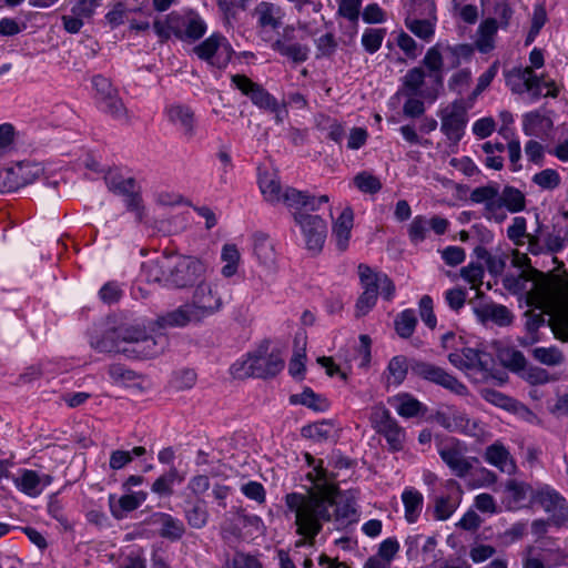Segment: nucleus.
<instances>
[{"mask_svg": "<svg viewBox=\"0 0 568 568\" xmlns=\"http://www.w3.org/2000/svg\"><path fill=\"white\" fill-rule=\"evenodd\" d=\"M316 483L305 494L290 493L285 496V505L295 514L296 534L302 538L295 547L314 545L316 536L322 531L324 523L335 520L342 525L356 520V509L349 501H338V488L324 478L323 470L318 473Z\"/></svg>", "mask_w": 568, "mask_h": 568, "instance_id": "f257e3e1", "label": "nucleus"}, {"mask_svg": "<svg viewBox=\"0 0 568 568\" xmlns=\"http://www.w3.org/2000/svg\"><path fill=\"white\" fill-rule=\"evenodd\" d=\"M328 201L329 197L325 194L314 196L294 187L285 189L284 203L292 211L295 223L300 225L307 250L315 254L323 250L327 224L320 215L310 214L308 211H316Z\"/></svg>", "mask_w": 568, "mask_h": 568, "instance_id": "f03ea898", "label": "nucleus"}, {"mask_svg": "<svg viewBox=\"0 0 568 568\" xmlns=\"http://www.w3.org/2000/svg\"><path fill=\"white\" fill-rule=\"evenodd\" d=\"M506 83L515 93L530 92L534 95L557 97L559 87L555 81H542L531 68H515L507 72Z\"/></svg>", "mask_w": 568, "mask_h": 568, "instance_id": "7ed1b4c3", "label": "nucleus"}, {"mask_svg": "<svg viewBox=\"0 0 568 568\" xmlns=\"http://www.w3.org/2000/svg\"><path fill=\"white\" fill-rule=\"evenodd\" d=\"M170 286L187 288L197 285L206 276V265L199 258L191 256L172 257Z\"/></svg>", "mask_w": 568, "mask_h": 568, "instance_id": "20e7f679", "label": "nucleus"}, {"mask_svg": "<svg viewBox=\"0 0 568 568\" xmlns=\"http://www.w3.org/2000/svg\"><path fill=\"white\" fill-rule=\"evenodd\" d=\"M412 375L438 385L456 395H465L467 387L443 367L412 357Z\"/></svg>", "mask_w": 568, "mask_h": 568, "instance_id": "39448f33", "label": "nucleus"}, {"mask_svg": "<svg viewBox=\"0 0 568 568\" xmlns=\"http://www.w3.org/2000/svg\"><path fill=\"white\" fill-rule=\"evenodd\" d=\"M371 423L376 433L384 436L390 452H400L404 448L405 429L384 405L373 407Z\"/></svg>", "mask_w": 568, "mask_h": 568, "instance_id": "423d86ee", "label": "nucleus"}, {"mask_svg": "<svg viewBox=\"0 0 568 568\" xmlns=\"http://www.w3.org/2000/svg\"><path fill=\"white\" fill-rule=\"evenodd\" d=\"M196 57L211 67L225 69L234 50L229 40L221 33H212L193 49Z\"/></svg>", "mask_w": 568, "mask_h": 568, "instance_id": "0eeeda50", "label": "nucleus"}, {"mask_svg": "<svg viewBox=\"0 0 568 568\" xmlns=\"http://www.w3.org/2000/svg\"><path fill=\"white\" fill-rule=\"evenodd\" d=\"M534 287L526 293V304L529 307L550 314L555 306L556 286L554 281L542 272L530 268Z\"/></svg>", "mask_w": 568, "mask_h": 568, "instance_id": "6e6552de", "label": "nucleus"}, {"mask_svg": "<svg viewBox=\"0 0 568 568\" xmlns=\"http://www.w3.org/2000/svg\"><path fill=\"white\" fill-rule=\"evenodd\" d=\"M284 367V361L278 353L263 355L261 352L250 355L241 364L240 377L271 378L276 376Z\"/></svg>", "mask_w": 568, "mask_h": 568, "instance_id": "1a4fd4ad", "label": "nucleus"}, {"mask_svg": "<svg viewBox=\"0 0 568 568\" xmlns=\"http://www.w3.org/2000/svg\"><path fill=\"white\" fill-rule=\"evenodd\" d=\"M190 304L203 320L217 313L223 306V300L216 287L203 278L195 286Z\"/></svg>", "mask_w": 568, "mask_h": 568, "instance_id": "9d476101", "label": "nucleus"}, {"mask_svg": "<svg viewBox=\"0 0 568 568\" xmlns=\"http://www.w3.org/2000/svg\"><path fill=\"white\" fill-rule=\"evenodd\" d=\"M438 454L457 477H465L473 467L464 456L458 440L453 439L450 444L440 447Z\"/></svg>", "mask_w": 568, "mask_h": 568, "instance_id": "9b49d317", "label": "nucleus"}, {"mask_svg": "<svg viewBox=\"0 0 568 568\" xmlns=\"http://www.w3.org/2000/svg\"><path fill=\"white\" fill-rule=\"evenodd\" d=\"M168 346V337L164 335L150 336L146 333L143 335L141 342L133 347L121 348L116 345V352L124 354H132L135 357L149 358L160 355Z\"/></svg>", "mask_w": 568, "mask_h": 568, "instance_id": "f8f14e48", "label": "nucleus"}, {"mask_svg": "<svg viewBox=\"0 0 568 568\" xmlns=\"http://www.w3.org/2000/svg\"><path fill=\"white\" fill-rule=\"evenodd\" d=\"M232 83L256 106H271L275 104L268 92H266L260 84L254 83L245 75H232Z\"/></svg>", "mask_w": 568, "mask_h": 568, "instance_id": "ddd939ff", "label": "nucleus"}, {"mask_svg": "<svg viewBox=\"0 0 568 568\" xmlns=\"http://www.w3.org/2000/svg\"><path fill=\"white\" fill-rule=\"evenodd\" d=\"M206 23L195 12H189L184 17L180 16L179 30H174V36L181 40L195 41L206 32Z\"/></svg>", "mask_w": 568, "mask_h": 568, "instance_id": "4468645a", "label": "nucleus"}, {"mask_svg": "<svg viewBox=\"0 0 568 568\" xmlns=\"http://www.w3.org/2000/svg\"><path fill=\"white\" fill-rule=\"evenodd\" d=\"M475 314L481 323L493 322L498 326H508L513 323L511 312L501 304L486 303L475 308Z\"/></svg>", "mask_w": 568, "mask_h": 568, "instance_id": "2eb2a0df", "label": "nucleus"}, {"mask_svg": "<svg viewBox=\"0 0 568 568\" xmlns=\"http://www.w3.org/2000/svg\"><path fill=\"white\" fill-rule=\"evenodd\" d=\"M353 223L354 213L349 206L345 207L333 222V235L336 240V246L341 252L346 251L348 247Z\"/></svg>", "mask_w": 568, "mask_h": 568, "instance_id": "dca6fc26", "label": "nucleus"}, {"mask_svg": "<svg viewBox=\"0 0 568 568\" xmlns=\"http://www.w3.org/2000/svg\"><path fill=\"white\" fill-rule=\"evenodd\" d=\"M254 16L260 27L275 30L282 24L284 11L276 3L262 1L255 7Z\"/></svg>", "mask_w": 568, "mask_h": 568, "instance_id": "f3484780", "label": "nucleus"}, {"mask_svg": "<svg viewBox=\"0 0 568 568\" xmlns=\"http://www.w3.org/2000/svg\"><path fill=\"white\" fill-rule=\"evenodd\" d=\"M467 122L466 109H453L442 116V131L453 142H458Z\"/></svg>", "mask_w": 568, "mask_h": 568, "instance_id": "a211bd4d", "label": "nucleus"}, {"mask_svg": "<svg viewBox=\"0 0 568 568\" xmlns=\"http://www.w3.org/2000/svg\"><path fill=\"white\" fill-rule=\"evenodd\" d=\"M171 267L172 256H162L144 264L143 272L148 282L163 283L170 286Z\"/></svg>", "mask_w": 568, "mask_h": 568, "instance_id": "6ab92c4d", "label": "nucleus"}, {"mask_svg": "<svg viewBox=\"0 0 568 568\" xmlns=\"http://www.w3.org/2000/svg\"><path fill=\"white\" fill-rule=\"evenodd\" d=\"M485 460L497 467L500 471L513 474L516 470V464L509 452L503 444L495 443L485 450Z\"/></svg>", "mask_w": 568, "mask_h": 568, "instance_id": "aec40b11", "label": "nucleus"}, {"mask_svg": "<svg viewBox=\"0 0 568 568\" xmlns=\"http://www.w3.org/2000/svg\"><path fill=\"white\" fill-rule=\"evenodd\" d=\"M497 31L498 23L495 19L488 18L480 22L475 40V45L479 52L488 53L495 48Z\"/></svg>", "mask_w": 568, "mask_h": 568, "instance_id": "412c9836", "label": "nucleus"}, {"mask_svg": "<svg viewBox=\"0 0 568 568\" xmlns=\"http://www.w3.org/2000/svg\"><path fill=\"white\" fill-rule=\"evenodd\" d=\"M405 27L417 38L430 42L435 36L437 16L405 18Z\"/></svg>", "mask_w": 568, "mask_h": 568, "instance_id": "4be33fe9", "label": "nucleus"}, {"mask_svg": "<svg viewBox=\"0 0 568 568\" xmlns=\"http://www.w3.org/2000/svg\"><path fill=\"white\" fill-rule=\"evenodd\" d=\"M295 352L288 364L290 375L297 379L303 381L305 374V359H306V335L305 333H297L294 338Z\"/></svg>", "mask_w": 568, "mask_h": 568, "instance_id": "5701e85b", "label": "nucleus"}, {"mask_svg": "<svg viewBox=\"0 0 568 568\" xmlns=\"http://www.w3.org/2000/svg\"><path fill=\"white\" fill-rule=\"evenodd\" d=\"M151 521L161 525V537L170 540H179L185 531L183 523L169 514L156 513L152 515Z\"/></svg>", "mask_w": 568, "mask_h": 568, "instance_id": "b1692460", "label": "nucleus"}, {"mask_svg": "<svg viewBox=\"0 0 568 568\" xmlns=\"http://www.w3.org/2000/svg\"><path fill=\"white\" fill-rule=\"evenodd\" d=\"M166 118L184 135L194 134L196 118L192 109H166Z\"/></svg>", "mask_w": 568, "mask_h": 568, "instance_id": "393cba45", "label": "nucleus"}, {"mask_svg": "<svg viewBox=\"0 0 568 568\" xmlns=\"http://www.w3.org/2000/svg\"><path fill=\"white\" fill-rule=\"evenodd\" d=\"M394 400L397 403L395 408L400 417L424 416L427 412V407L409 393L398 394Z\"/></svg>", "mask_w": 568, "mask_h": 568, "instance_id": "a878e982", "label": "nucleus"}, {"mask_svg": "<svg viewBox=\"0 0 568 568\" xmlns=\"http://www.w3.org/2000/svg\"><path fill=\"white\" fill-rule=\"evenodd\" d=\"M290 404L303 405L315 412H325L329 408V402L321 394H316L311 387H305L301 394L290 396Z\"/></svg>", "mask_w": 568, "mask_h": 568, "instance_id": "bb28decb", "label": "nucleus"}, {"mask_svg": "<svg viewBox=\"0 0 568 568\" xmlns=\"http://www.w3.org/2000/svg\"><path fill=\"white\" fill-rule=\"evenodd\" d=\"M494 204L495 207H506L509 212L517 213L526 209V197L520 190L514 186H505Z\"/></svg>", "mask_w": 568, "mask_h": 568, "instance_id": "cd10ccee", "label": "nucleus"}, {"mask_svg": "<svg viewBox=\"0 0 568 568\" xmlns=\"http://www.w3.org/2000/svg\"><path fill=\"white\" fill-rule=\"evenodd\" d=\"M462 354L466 371L476 369L480 372H488L493 368L494 361L491 355L487 352L465 347L462 349Z\"/></svg>", "mask_w": 568, "mask_h": 568, "instance_id": "c85d7f7f", "label": "nucleus"}, {"mask_svg": "<svg viewBox=\"0 0 568 568\" xmlns=\"http://www.w3.org/2000/svg\"><path fill=\"white\" fill-rule=\"evenodd\" d=\"M387 383L399 386L406 378L408 371L412 372V358L404 355H396L387 365Z\"/></svg>", "mask_w": 568, "mask_h": 568, "instance_id": "c756f323", "label": "nucleus"}, {"mask_svg": "<svg viewBox=\"0 0 568 568\" xmlns=\"http://www.w3.org/2000/svg\"><path fill=\"white\" fill-rule=\"evenodd\" d=\"M258 184L265 200L271 203L284 202V193L281 192L280 179L274 173L260 174Z\"/></svg>", "mask_w": 568, "mask_h": 568, "instance_id": "7c9ffc66", "label": "nucleus"}, {"mask_svg": "<svg viewBox=\"0 0 568 568\" xmlns=\"http://www.w3.org/2000/svg\"><path fill=\"white\" fill-rule=\"evenodd\" d=\"M202 321L194 308L191 306L190 303L184 304L176 310L168 313L165 316L162 317V322L164 325L169 326H185L189 323L192 322H200Z\"/></svg>", "mask_w": 568, "mask_h": 568, "instance_id": "2f4dec72", "label": "nucleus"}, {"mask_svg": "<svg viewBox=\"0 0 568 568\" xmlns=\"http://www.w3.org/2000/svg\"><path fill=\"white\" fill-rule=\"evenodd\" d=\"M402 500L405 508L406 520L410 524L415 523L423 509V495L416 489L407 488L402 494Z\"/></svg>", "mask_w": 568, "mask_h": 568, "instance_id": "473e14b6", "label": "nucleus"}, {"mask_svg": "<svg viewBox=\"0 0 568 568\" xmlns=\"http://www.w3.org/2000/svg\"><path fill=\"white\" fill-rule=\"evenodd\" d=\"M253 251L257 260L265 266H273L276 261V253L271 240L264 234L254 236Z\"/></svg>", "mask_w": 568, "mask_h": 568, "instance_id": "72a5a7b5", "label": "nucleus"}, {"mask_svg": "<svg viewBox=\"0 0 568 568\" xmlns=\"http://www.w3.org/2000/svg\"><path fill=\"white\" fill-rule=\"evenodd\" d=\"M272 49L294 62H304L308 58V48L300 43H285L276 40Z\"/></svg>", "mask_w": 568, "mask_h": 568, "instance_id": "f704fd0d", "label": "nucleus"}, {"mask_svg": "<svg viewBox=\"0 0 568 568\" xmlns=\"http://www.w3.org/2000/svg\"><path fill=\"white\" fill-rule=\"evenodd\" d=\"M12 168L16 180L19 182V189L32 183L43 173V169L40 164L31 162H20Z\"/></svg>", "mask_w": 568, "mask_h": 568, "instance_id": "c9c22d12", "label": "nucleus"}, {"mask_svg": "<svg viewBox=\"0 0 568 568\" xmlns=\"http://www.w3.org/2000/svg\"><path fill=\"white\" fill-rule=\"evenodd\" d=\"M92 85L94 89L95 97L100 102L108 103L109 106H115L116 104V91L112 87L109 79L102 75H95L92 79Z\"/></svg>", "mask_w": 568, "mask_h": 568, "instance_id": "e433bc0d", "label": "nucleus"}, {"mask_svg": "<svg viewBox=\"0 0 568 568\" xmlns=\"http://www.w3.org/2000/svg\"><path fill=\"white\" fill-rule=\"evenodd\" d=\"M404 9L405 18L437 16L435 0H407Z\"/></svg>", "mask_w": 568, "mask_h": 568, "instance_id": "4c0bfd02", "label": "nucleus"}, {"mask_svg": "<svg viewBox=\"0 0 568 568\" xmlns=\"http://www.w3.org/2000/svg\"><path fill=\"white\" fill-rule=\"evenodd\" d=\"M113 499L114 497L110 496L111 513L116 519H121L123 518L124 514L133 511L140 506L144 499V495L142 494L141 497H139V495L132 494L123 495L120 497L118 506L113 505Z\"/></svg>", "mask_w": 568, "mask_h": 568, "instance_id": "58836bf2", "label": "nucleus"}, {"mask_svg": "<svg viewBox=\"0 0 568 568\" xmlns=\"http://www.w3.org/2000/svg\"><path fill=\"white\" fill-rule=\"evenodd\" d=\"M17 487L29 496H38L41 493L42 479L34 470H23L19 478L14 479Z\"/></svg>", "mask_w": 568, "mask_h": 568, "instance_id": "ea45409f", "label": "nucleus"}, {"mask_svg": "<svg viewBox=\"0 0 568 568\" xmlns=\"http://www.w3.org/2000/svg\"><path fill=\"white\" fill-rule=\"evenodd\" d=\"M531 354L537 362L547 366H558L565 361L562 352L556 346L536 347Z\"/></svg>", "mask_w": 568, "mask_h": 568, "instance_id": "a19ab883", "label": "nucleus"}, {"mask_svg": "<svg viewBox=\"0 0 568 568\" xmlns=\"http://www.w3.org/2000/svg\"><path fill=\"white\" fill-rule=\"evenodd\" d=\"M179 21L180 14L176 12L168 14L164 19L155 20L153 23L155 34L161 41H166L174 34V30H179Z\"/></svg>", "mask_w": 568, "mask_h": 568, "instance_id": "79ce46f5", "label": "nucleus"}, {"mask_svg": "<svg viewBox=\"0 0 568 568\" xmlns=\"http://www.w3.org/2000/svg\"><path fill=\"white\" fill-rule=\"evenodd\" d=\"M425 67L433 73L432 77L437 85L442 84L443 57L438 45L429 48L423 60Z\"/></svg>", "mask_w": 568, "mask_h": 568, "instance_id": "37998d69", "label": "nucleus"}, {"mask_svg": "<svg viewBox=\"0 0 568 568\" xmlns=\"http://www.w3.org/2000/svg\"><path fill=\"white\" fill-rule=\"evenodd\" d=\"M417 325V317L413 310H405L400 312L395 320L396 333L402 338H408L413 335Z\"/></svg>", "mask_w": 568, "mask_h": 568, "instance_id": "c03bdc74", "label": "nucleus"}, {"mask_svg": "<svg viewBox=\"0 0 568 568\" xmlns=\"http://www.w3.org/2000/svg\"><path fill=\"white\" fill-rule=\"evenodd\" d=\"M353 183L361 192L366 194H376L382 190L381 180L367 171L357 173Z\"/></svg>", "mask_w": 568, "mask_h": 568, "instance_id": "a18cd8bd", "label": "nucleus"}, {"mask_svg": "<svg viewBox=\"0 0 568 568\" xmlns=\"http://www.w3.org/2000/svg\"><path fill=\"white\" fill-rule=\"evenodd\" d=\"M385 36L386 30L383 28H368L362 34V45L366 52L373 54L381 49Z\"/></svg>", "mask_w": 568, "mask_h": 568, "instance_id": "49530a36", "label": "nucleus"}, {"mask_svg": "<svg viewBox=\"0 0 568 568\" xmlns=\"http://www.w3.org/2000/svg\"><path fill=\"white\" fill-rule=\"evenodd\" d=\"M358 276L363 287V291L367 292L371 290L375 294H378L379 285H381V276L383 273L374 272L368 265L359 264L358 265Z\"/></svg>", "mask_w": 568, "mask_h": 568, "instance_id": "de8ad7c7", "label": "nucleus"}, {"mask_svg": "<svg viewBox=\"0 0 568 568\" xmlns=\"http://www.w3.org/2000/svg\"><path fill=\"white\" fill-rule=\"evenodd\" d=\"M106 187L114 194L124 195L136 189V181L133 178L124 179L121 175H108L104 178Z\"/></svg>", "mask_w": 568, "mask_h": 568, "instance_id": "09e8293b", "label": "nucleus"}, {"mask_svg": "<svg viewBox=\"0 0 568 568\" xmlns=\"http://www.w3.org/2000/svg\"><path fill=\"white\" fill-rule=\"evenodd\" d=\"M501 362L505 367L520 375L527 365L525 355L517 349H505L500 355Z\"/></svg>", "mask_w": 568, "mask_h": 568, "instance_id": "8fccbe9b", "label": "nucleus"}, {"mask_svg": "<svg viewBox=\"0 0 568 568\" xmlns=\"http://www.w3.org/2000/svg\"><path fill=\"white\" fill-rule=\"evenodd\" d=\"M552 126V121L549 118L540 115L538 112H530L526 114L525 129L528 134L538 135L546 132Z\"/></svg>", "mask_w": 568, "mask_h": 568, "instance_id": "3c124183", "label": "nucleus"}, {"mask_svg": "<svg viewBox=\"0 0 568 568\" xmlns=\"http://www.w3.org/2000/svg\"><path fill=\"white\" fill-rule=\"evenodd\" d=\"M499 195V187L497 185H485L476 187L470 193V200L474 203H486L488 207L495 206V201Z\"/></svg>", "mask_w": 568, "mask_h": 568, "instance_id": "603ef678", "label": "nucleus"}, {"mask_svg": "<svg viewBox=\"0 0 568 568\" xmlns=\"http://www.w3.org/2000/svg\"><path fill=\"white\" fill-rule=\"evenodd\" d=\"M424 71L420 68L409 70L404 78V89L410 97L420 95V88L424 83Z\"/></svg>", "mask_w": 568, "mask_h": 568, "instance_id": "864d4df0", "label": "nucleus"}, {"mask_svg": "<svg viewBox=\"0 0 568 568\" xmlns=\"http://www.w3.org/2000/svg\"><path fill=\"white\" fill-rule=\"evenodd\" d=\"M458 503L452 496H439L435 499L434 516L437 520L448 519L456 510Z\"/></svg>", "mask_w": 568, "mask_h": 568, "instance_id": "5fc2aeb1", "label": "nucleus"}, {"mask_svg": "<svg viewBox=\"0 0 568 568\" xmlns=\"http://www.w3.org/2000/svg\"><path fill=\"white\" fill-rule=\"evenodd\" d=\"M126 210L133 212L138 222H142L144 217V204L141 195L140 187L133 189L131 193H126L123 195Z\"/></svg>", "mask_w": 568, "mask_h": 568, "instance_id": "6e6d98bb", "label": "nucleus"}, {"mask_svg": "<svg viewBox=\"0 0 568 568\" xmlns=\"http://www.w3.org/2000/svg\"><path fill=\"white\" fill-rule=\"evenodd\" d=\"M428 229H429L428 221L425 216H423V215L415 216L408 227L409 240L414 244H418V243L423 242L426 239Z\"/></svg>", "mask_w": 568, "mask_h": 568, "instance_id": "4d7b16f0", "label": "nucleus"}, {"mask_svg": "<svg viewBox=\"0 0 568 568\" xmlns=\"http://www.w3.org/2000/svg\"><path fill=\"white\" fill-rule=\"evenodd\" d=\"M396 44L408 59H416L422 52V48L417 42L404 31L396 36Z\"/></svg>", "mask_w": 568, "mask_h": 568, "instance_id": "13d9d810", "label": "nucleus"}, {"mask_svg": "<svg viewBox=\"0 0 568 568\" xmlns=\"http://www.w3.org/2000/svg\"><path fill=\"white\" fill-rule=\"evenodd\" d=\"M483 397L501 408H505L507 410H515L517 406V402L514 400L511 397L496 390V389H485L483 390Z\"/></svg>", "mask_w": 568, "mask_h": 568, "instance_id": "bf43d9fd", "label": "nucleus"}, {"mask_svg": "<svg viewBox=\"0 0 568 568\" xmlns=\"http://www.w3.org/2000/svg\"><path fill=\"white\" fill-rule=\"evenodd\" d=\"M430 419L436 422L443 428L449 432H454L457 426L462 425V423L465 420V417L462 414L454 413L450 415L446 412L437 410L434 415H432Z\"/></svg>", "mask_w": 568, "mask_h": 568, "instance_id": "052dcab7", "label": "nucleus"}, {"mask_svg": "<svg viewBox=\"0 0 568 568\" xmlns=\"http://www.w3.org/2000/svg\"><path fill=\"white\" fill-rule=\"evenodd\" d=\"M532 182L541 189L554 190L560 184V176L556 170L546 169L535 174Z\"/></svg>", "mask_w": 568, "mask_h": 568, "instance_id": "680f3d73", "label": "nucleus"}, {"mask_svg": "<svg viewBox=\"0 0 568 568\" xmlns=\"http://www.w3.org/2000/svg\"><path fill=\"white\" fill-rule=\"evenodd\" d=\"M520 377L531 385H542L550 381L549 373L538 366H528L520 373Z\"/></svg>", "mask_w": 568, "mask_h": 568, "instance_id": "e2e57ef3", "label": "nucleus"}, {"mask_svg": "<svg viewBox=\"0 0 568 568\" xmlns=\"http://www.w3.org/2000/svg\"><path fill=\"white\" fill-rule=\"evenodd\" d=\"M178 478V470L171 468L166 474L160 476L152 485V491L159 495H171L172 485Z\"/></svg>", "mask_w": 568, "mask_h": 568, "instance_id": "0e129e2a", "label": "nucleus"}, {"mask_svg": "<svg viewBox=\"0 0 568 568\" xmlns=\"http://www.w3.org/2000/svg\"><path fill=\"white\" fill-rule=\"evenodd\" d=\"M185 517L191 527L200 529L206 525L209 515L203 505L195 504L186 510Z\"/></svg>", "mask_w": 568, "mask_h": 568, "instance_id": "69168bd1", "label": "nucleus"}, {"mask_svg": "<svg viewBox=\"0 0 568 568\" xmlns=\"http://www.w3.org/2000/svg\"><path fill=\"white\" fill-rule=\"evenodd\" d=\"M536 499L546 513L552 511L565 500V498L555 490H540L538 491Z\"/></svg>", "mask_w": 568, "mask_h": 568, "instance_id": "338daca9", "label": "nucleus"}, {"mask_svg": "<svg viewBox=\"0 0 568 568\" xmlns=\"http://www.w3.org/2000/svg\"><path fill=\"white\" fill-rule=\"evenodd\" d=\"M225 568H262V565L254 556L237 551Z\"/></svg>", "mask_w": 568, "mask_h": 568, "instance_id": "774afa93", "label": "nucleus"}]
</instances>
